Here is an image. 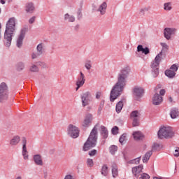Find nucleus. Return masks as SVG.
I'll list each match as a JSON object with an SVG mask.
<instances>
[{"mask_svg": "<svg viewBox=\"0 0 179 179\" xmlns=\"http://www.w3.org/2000/svg\"><path fill=\"white\" fill-rule=\"evenodd\" d=\"M129 72L130 70L129 67H124L120 70V73L117 75V82L110 91V101L113 102L115 100H117V99L121 96L122 90H124V88L127 86V78L129 75Z\"/></svg>", "mask_w": 179, "mask_h": 179, "instance_id": "obj_1", "label": "nucleus"}, {"mask_svg": "<svg viewBox=\"0 0 179 179\" xmlns=\"http://www.w3.org/2000/svg\"><path fill=\"white\" fill-rule=\"evenodd\" d=\"M16 27V19L11 17L8 20L6 25V31L4 33V44L6 47H10L12 44V37H13V33Z\"/></svg>", "mask_w": 179, "mask_h": 179, "instance_id": "obj_2", "label": "nucleus"}, {"mask_svg": "<svg viewBox=\"0 0 179 179\" xmlns=\"http://www.w3.org/2000/svg\"><path fill=\"white\" fill-rule=\"evenodd\" d=\"M99 128H100V124L98 123L92 129L87 141L84 144V152H87V150H90L92 148H94V146H96V143H97V130Z\"/></svg>", "mask_w": 179, "mask_h": 179, "instance_id": "obj_3", "label": "nucleus"}, {"mask_svg": "<svg viewBox=\"0 0 179 179\" xmlns=\"http://www.w3.org/2000/svg\"><path fill=\"white\" fill-rule=\"evenodd\" d=\"M159 139H170L174 136V131L170 127H163L157 132Z\"/></svg>", "mask_w": 179, "mask_h": 179, "instance_id": "obj_4", "label": "nucleus"}, {"mask_svg": "<svg viewBox=\"0 0 179 179\" xmlns=\"http://www.w3.org/2000/svg\"><path fill=\"white\" fill-rule=\"evenodd\" d=\"M162 55H163L162 52H159L156 56L152 64L151 65L152 78H157L159 76V65H160V61H162Z\"/></svg>", "mask_w": 179, "mask_h": 179, "instance_id": "obj_5", "label": "nucleus"}, {"mask_svg": "<svg viewBox=\"0 0 179 179\" xmlns=\"http://www.w3.org/2000/svg\"><path fill=\"white\" fill-rule=\"evenodd\" d=\"M67 134L71 136V138L76 139V138L79 137V128L72 124H70L67 127Z\"/></svg>", "mask_w": 179, "mask_h": 179, "instance_id": "obj_6", "label": "nucleus"}, {"mask_svg": "<svg viewBox=\"0 0 179 179\" xmlns=\"http://www.w3.org/2000/svg\"><path fill=\"white\" fill-rule=\"evenodd\" d=\"M93 101V97L92 96V93L90 92H85L81 95V101L83 104V107H86V106H89L91 101Z\"/></svg>", "mask_w": 179, "mask_h": 179, "instance_id": "obj_7", "label": "nucleus"}, {"mask_svg": "<svg viewBox=\"0 0 179 179\" xmlns=\"http://www.w3.org/2000/svg\"><path fill=\"white\" fill-rule=\"evenodd\" d=\"M86 82V77L85 76V74L83 72L80 71V75L78 76L76 85L77 87L76 88V90L78 91L83 85H85V83Z\"/></svg>", "mask_w": 179, "mask_h": 179, "instance_id": "obj_8", "label": "nucleus"}, {"mask_svg": "<svg viewBox=\"0 0 179 179\" xmlns=\"http://www.w3.org/2000/svg\"><path fill=\"white\" fill-rule=\"evenodd\" d=\"M177 33V29L176 28H165L164 29V36L166 40H171V36H174Z\"/></svg>", "mask_w": 179, "mask_h": 179, "instance_id": "obj_9", "label": "nucleus"}, {"mask_svg": "<svg viewBox=\"0 0 179 179\" xmlns=\"http://www.w3.org/2000/svg\"><path fill=\"white\" fill-rule=\"evenodd\" d=\"M26 31L27 29L24 28L21 29L20 34L17 38L16 45L18 48H20L23 45V40L24 39V36H26Z\"/></svg>", "mask_w": 179, "mask_h": 179, "instance_id": "obj_10", "label": "nucleus"}, {"mask_svg": "<svg viewBox=\"0 0 179 179\" xmlns=\"http://www.w3.org/2000/svg\"><path fill=\"white\" fill-rule=\"evenodd\" d=\"M22 156L24 157V160H27L29 159V152H27V139L26 137L22 138Z\"/></svg>", "mask_w": 179, "mask_h": 179, "instance_id": "obj_11", "label": "nucleus"}, {"mask_svg": "<svg viewBox=\"0 0 179 179\" xmlns=\"http://www.w3.org/2000/svg\"><path fill=\"white\" fill-rule=\"evenodd\" d=\"M92 121H93V115L92 114H87L85 119L81 123L82 127L84 128H88V127L92 124Z\"/></svg>", "mask_w": 179, "mask_h": 179, "instance_id": "obj_12", "label": "nucleus"}, {"mask_svg": "<svg viewBox=\"0 0 179 179\" xmlns=\"http://www.w3.org/2000/svg\"><path fill=\"white\" fill-rule=\"evenodd\" d=\"M143 170V165H139L138 166L133 167L131 169L132 174L138 178L139 176H141V173H142V171Z\"/></svg>", "mask_w": 179, "mask_h": 179, "instance_id": "obj_13", "label": "nucleus"}, {"mask_svg": "<svg viewBox=\"0 0 179 179\" xmlns=\"http://www.w3.org/2000/svg\"><path fill=\"white\" fill-rule=\"evenodd\" d=\"M162 101H163V97L159 95V94L155 93L152 96V104L159 106V104H162Z\"/></svg>", "mask_w": 179, "mask_h": 179, "instance_id": "obj_14", "label": "nucleus"}, {"mask_svg": "<svg viewBox=\"0 0 179 179\" xmlns=\"http://www.w3.org/2000/svg\"><path fill=\"white\" fill-rule=\"evenodd\" d=\"M133 92L136 97H142V94H143V89L142 87H136L134 88Z\"/></svg>", "mask_w": 179, "mask_h": 179, "instance_id": "obj_15", "label": "nucleus"}, {"mask_svg": "<svg viewBox=\"0 0 179 179\" xmlns=\"http://www.w3.org/2000/svg\"><path fill=\"white\" fill-rule=\"evenodd\" d=\"M20 142V136H13L10 141V145L11 146H16L17 145H19V143Z\"/></svg>", "mask_w": 179, "mask_h": 179, "instance_id": "obj_16", "label": "nucleus"}, {"mask_svg": "<svg viewBox=\"0 0 179 179\" xmlns=\"http://www.w3.org/2000/svg\"><path fill=\"white\" fill-rule=\"evenodd\" d=\"M107 10V3L103 2L98 8V12H100L101 15H106V10Z\"/></svg>", "mask_w": 179, "mask_h": 179, "instance_id": "obj_17", "label": "nucleus"}, {"mask_svg": "<svg viewBox=\"0 0 179 179\" xmlns=\"http://www.w3.org/2000/svg\"><path fill=\"white\" fill-rule=\"evenodd\" d=\"M34 163L37 164V166H43V158H41V155H36L34 156Z\"/></svg>", "mask_w": 179, "mask_h": 179, "instance_id": "obj_18", "label": "nucleus"}, {"mask_svg": "<svg viewBox=\"0 0 179 179\" xmlns=\"http://www.w3.org/2000/svg\"><path fill=\"white\" fill-rule=\"evenodd\" d=\"M112 176L113 178L118 177V166L116 164H112Z\"/></svg>", "mask_w": 179, "mask_h": 179, "instance_id": "obj_19", "label": "nucleus"}, {"mask_svg": "<svg viewBox=\"0 0 179 179\" xmlns=\"http://www.w3.org/2000/svg\"><path fill=\"white\" fill-rule=\"evenodd\" d=\"M25 10L28 13H33V12L34 11V5L33 4V3H27L25 6Z\"/></svg>", "mask_w": 179, "mask_h": 179, "instance_id": "obj_20", "label": "nucleus"}, {"mask_svg": "<svg viewBox=\"0 0 179 179\" xmlns=\"http://www.w3.org/2000/svg\"><path fill=\"white\" fill-rule=\"evenodd\" d=\"M164 10L165 12H170L173 10V3L171 2H166L164 3Z\"/></svg>", "mask_w": 179, "mask_h": 179, "instance_id": "obj_21", "label": "nucleus"}, {"mask_svg": "<svg viewBox=\"0 0 179 179\" xmlns=\"http://www.w3.org/2000/svg\"><path fill=\"white\" fill-rule=\"evenodd\" d=\"M135 141H141L143 139V134L141 131H135L133 133Z\"/></svg>", "mask_w": 179, "mask_h": 179, "instance_id": "obj_22", "label": "nucleus"}, {"mask_svg": "<svg viewBox=\"0 0 179 179\" xmlns=\"http://www.w3.org/2000/svg\"><path fill=\"white\" fill-rule=\"evenodd\" d=\"M100 131H101V135L103 138H107V136H108V131L107 130L106 127L101 126L100 127Z\"/></svg>", "mask_w": 179, "mask_h": 179, "instance_id": "obj_23", "label": "nucleus"}, {"mask_svg": "<svg viewBox=\"0 0 179 179\" xmlns=\"http://www.w3.org/2000/svg\"><path fill=\"white\" fill-rule=\"evenodd\" d=\"M165 75L166 76H167V78H169L170 79H173V78H175L176 73H174L171 70L168 69L165 71Z\"/></svg>", "mask_w": 179, "mask_h": 179, "instance_id": "obj_24", "label": "nucleus"}, {"mask_svg": "<svg viewBox=\"0 0 179 179\" xmlns=\"http://www.w3.org/2000/svg\"><path fill=\"white\" fill-rule=\"evenodd\" d=\"M149 10H150V7H143L139 9L138 15H140V16H145V13L149 12Z\"/></svg>", "mask_w": 179, "mask_h": 179, "instance_id": "obj_25", "label": "nucleus"}, {"mask_svg": "<svg viewBox=\"0 0 179 179\" xmlns=\"http://www.w3.org/2000/svg\"><path fill=\"white\" fill-rule=\"evenodd\" d=\"M162 149H163V145L160 143H155L152 146V150L153 152L156 150H162Z\"/></svg>", "mask_w": 179, "mask_h": 179, "instance_id": "obj_26", "label": "nucleus"}, {"mask_svg": "<svg viewBox=\"0 0 179 179\" xmlns=\"http://www.w3.org/2000/svg\"><path fill=\"white\" fill-rule=\"evenodd\" d=\"M0 93H8V85H6V83H1Z\"/></svg>", "mask_w": 179, "mask_h": 179, "instance_id": "obj_27", "label": "nucleus"}, {"mask_svg": "<svg viewBox=\"0 0 179 179\" xmlns=\"http://www.w3.org/2000/svg\"><path fill=\"white\" fill-rule=\"evenodd\" d=\"M170 115H171V117L173 120H176V118H177V117H178V115H179L178 110H177V109H172L171 110Z\"/></svg>", "mask_w": 179, "mask_h": 179, "instance_id": "obj_28", "label": "nucleus"}, {"mask_svg": "<svg viewBox=\"0 0 179 179\" xmlns=\"http://www.w3.org/2000/svg\"><path fill=\"white\" fill-rule=\"evenodd\" d=\"M8 100V92H0V103Z\"/></svg>", "mask_w": 179, "mask_h": 179, "instance_id": "obj_29", "label": "nucleus"}, {"mask_svg": "<svg viewBox=\"0 0 179 179\" xmlns=\"http://www.w3.org/2000/svg\"><path fill=\"white\" fill-rule=\"evenodd\" d=\"M152 151L148 152L144 157H143V162L148 163L149 162V159H150V156H152Z\"/></svg>", "mask_w": 179, "mask_h": 179, "instance_id": "obj_30", "label": "nucleus"}, {"mask_svg": "<svg viewBox=\"0 0 179 179\" xmlns=\"http://www.w3.org/2000/svg\"><path fill=\"white\" fill-rule=\"evenodd\" d=\"M64 20L67 22H75V17L73 15H71L69 13L64 15Z\"/></svg>", "mask_w": 179, "mask_h": 179, "instance_id": "obj_31", "label": "nucleus"}, {"mask_svg": "<svg viewBox=\"0 0 179 179\" xmlns=\"http://www.w3.org/2000/svg\"><path fill=\"white\" fill-rule=\"evenodd\" d=\"M124 107V103H122V101H119L117 104H116V112L117 113H121V110H122V108Z\"/></svg>", "mask_w": 179, "mask_h": 179, "instance_id": "obj_32", "label": "nucleus"}, {"mask_svg": "<svg viewBox=\"0 0 179 179\" xmlns=\"http://www.w3.org/2000/svg\"><path fill=\"white\" fill-rule=\"evenodd\" d=\"M141 116V114L138 110H134L131 113V120H135V119H139V117Z\"/></svg>", "mask_w": 179, "mask_h": 179, "instance_id": "obj_33", "label": "nucleus"}, {"mask_svg": "<svg viewBox=\"0 0 179 179\" xmlns=\"http://www.w3.org/2000/svg\"><path fill=\"white\" fill-rule=\"evenodd\" d=\"M101 174L102 176H107L108 174V167H107V165H103L101 169Z\"/></svg>", "mask_w": 179, "mask_h": 179, "instance_id": "obj_34", "label": "nucleus"}, {"mask_svg": "<svg viewBox=\"0 0 179 179\" xmlns=\"http://www.w3.org/2000/svg\"><path fill=\"white\" fill-rule=\"evenodd\" d=\"M109 150H110V153H111V155H115V152H117L118 150V147L116 145H111L109 148Z\"/></svg>", "mask_w": 179, "mask_h": 179, "instance_id": "obj_35", "label": "nucleus"}, {"mask_svg": "<svg viewBox=\"0 0 179 179\" xmlns=\"http://www.w3.org/2000/svg\"><path fill=\"white\" fill-rule=\"evenodd\" d=\"M29 71H30V72H38L39 69L36 64H32L29 67Z\"/></svg>", "mask_w": 179, "mask_h": 179, "instance_id": "obj_36", "label": "nucleus"}, {"mask_svg": "<svg viewBox=\"0 0 179 179\" xmlns=\"http://www.w3.org/2000/svg\"><path fill=\"white\" fill-rule=\"evenodd\" d=\"M85 67L87 71H90V69H92V61L87 60L85 64Z\"/></svg>", "mask_w": 179, "mask_h": 179, "instance_id": "obj_37", "label": "nucleus"}, {"mask_svg": "<svg viewBox=\"0 0 179 179\" xmlns=\"http://www.w3.org/2000/svg\"><path fill=\"white\" fill-rule=\"evenodd\" d=\"M38 55L43 54V44H38L36 48Z\"/></svg>", "mask_w": 179, "mask_h": 179, "instance_id": "obj_38", "label": "nucleus"}, {"mask_svg": "<svg viewBox=\"0 0 179 179\" xmlns=\"http://www.w3.org/2000/svg\"><path fill=\"white\" fill-rule=\"evenodd\" d=\"M169 70L173 71L174 73H176V72H177V71H178V64H173V65L170 67Z\"/></svg>", "mask_w": 179, "mask_h": 179, "instance_id": "obj_39", "label": "nucleus"}, {"mask_svg": "<svg viewBox=\"0 0 179 179\" xmlns=\"http://www.w3.org/2000/svg\"><path fill=\"white\" fill-rule=\"evenodd\" d=\"M17 71H23L24 69V64L20 62L17 65Z\"/></svg>", "mask_w": 179, "mask_h": 179, "instance_id": "obj_40", "label": "nucleus"}, {"mask_svg": "<svg viewBox=\"0 0 179 179\" xmlns=\"http://www.w3.org/2000/svg\"><path fill=\"white\" fill-rule=\"evenodd\" d=\"M125 141H127V134H123L120 136V139H119V142H120V143H122L123 142H125Z\"/></svg>", "mask_w": 179, "mask_h": 179, "instance_id": "obj_41", "label": "nucleus"}, {"mask_svg": "<svg viewBox=\"0 0 179 179\" xmlns=\"http://www.w3.org/2000/svg\"><path fill=\"white\" fill-rule=\"evenodd\" d=\"M139 179H150V176H149V174L146 173H143L141 175V177L139 178Z\"/></svg>", "mask_w": 179, "mask_h": 179, "instance_id": "obj_42", "label": "nucleus"}, {"mask_svg": "<svg viewBox=\"0 0 179 179\" xmlns=\"http://www.w3.org/2000/svg\"><path fill=\"white\" fill-rule=\"evenodd\" d=\"M161 46L162 47V51H167L169 50V45L166 43H161Z\"/></svg>", "mask_w": 179, "mask_h": 179, "instance_id": "obj_43", "label": "nucleus"}, {"mask_svg": "<svg viewBox=\"0 0 179 179\" xmlns=\"http://www.w3.org/2000/svg\"><path fill=\"white\" fill-rule=\"evenodd\" d=\"M133 120L132 125L133 127H138L139 126V119H131Z\"/></svg>", "mask_w": 179, "mask_h": 179, "instance_id": "obj_44", "label": "nucleus"}, {"mask_svg": "<svg viewBox=\"0 0 179 179\" xmlns=\"http://www.w3.org/2000/svg\"><path fill=\"white\" fill-rule=\"evenodd\" d=\"M112 134L113 135H117V134H118V127L115 126L113 129H112Z\"/></svg>", "mask_w": 179, "mask_h": 179, "instance_id": "obj_45", "label": "nucleus"}, {"mask_svg": "<svg viewBox=\"0 0 179 179\" xmlns=\"http://www.w3.org/2000/svg\"><path fill=\"white\" fill-rule=\"evenodd\" d=\"M87 166H89L90 167H93L94 163H93V159H88L87 160Z\"/></svg>", "mask_w": 179, "mask_h": 179, "instance_id": "obj_46", "label": "nucleus"}, {"mask_svg": "<svg viewBox=\"0 0 179 179\" xmlns=\"http://www.w3.org/2000/svg\"><path fill=\"white\" fill-rule=\"evenodd\" d=\"M141 162V157H138L132 161L133 164H139V162Z\"/></svg>", "mask_w": 179, "mask_h": 179, "instance_id": "obj_47", "label": "nucleus"}, {"mask_svg": "<svg viewBox=\"0 0 179 179\" xmlns=\"http://www.w3.org/2000/svg\"><path fill=\"white\" fill-rule=\"evenodd\" d=\"M143 46L142 45H138V47H137V51L138 52H143Z\"/></svg>", "mask_w": 179, "mask_h": 179, "instance_id": "obj_48", "label": "nucleus"}, {"mask_svg": "<svg viewBox=\"0 0 179 179\" xmlns=\"http://www.w3.org/2000/svg\"><path fill=\"white\" fill-rule=\"evenodd\" d=\"M173 155L175 156V157H178L179 156V148H176L174 152H173Z\"/></svg>", "mask_w": 179, "mask_h": 179, "instance_id": "obj_49", "label": "nucleus"}, {"mask_svg": "<svg viewBox=\"0 0 179 179\" xmlns=\"http://www.w3.org/2000/svg\"><path fill=\"white\" fill-rule=\"evenodd\" d=\"M143 54H145V55H148V54H149L150 51H149V48H145L143 50Z\"/></svg>", "mask_w": 179, "mask_h": 179, "instance_id": "obj_50", "label": "nucleus"}, {"mask_svg": "<svg viewBox=\"0 0 179 179\" xmlns=\"http://www.w3.org/2000/svg\"><path fill=\"white\" fill-rule=\"evenodd\" d=\"M97 153V150H92V151L89 152L90 156H94Z\"/></svg>", "mask_w": 179, "mask_h": 179, "instance_id": "obj_51", "label": "nucleus"}, {"mask_svg": "<svg viewBox=\"0 0 179 179\" xmlns=\"http://www.w3.org/2000/svg\"><path fill=\"white\" fill-rule=\"evenodd\" d=\"M36 21V17H31L30 19H29V23L30 24H33V22H35Z\"/></svg>", "mask_w": 179, "mask_h": 179, "instance_id": "obj_52", "label": "nucleus"}, {"mask_svg": "<svg viewBox=\"0 0 179 179\" xmlns=\"http://www.w3.org/2000/svg\"><path fill=\"white\" fill-rule=\"evenodd\" d=\"M38 55H38V52H37V53H32V55H31L32 59H36V58H37L38 57Z\"/></svg>", "mask_w": 179, "mask_h": 179, "instance_id": "obj_53", "label": "nucleus"}, {"mask_svg": "<svg viewBox=\"0 0 179 179\" xmlns=\"http://www.w3.org/2000/svg\"><path fill=\"white\" fill-rule=\"evenodd\" d=\"M159 94H160V96H164V94H166V90H161L159 91Z\"/></svg>", "mask_w": 179, "mask_h": 179, "instance_id": "obj_54", "label": "nucleus"}, {"mask_svg": "<svg viewBox=\"0 0 179 179\" xmlns=\"http://www.w3.org/2000/svg\"><path fill=\"white\" fill-rule=\"evenodd\" d=\"M103 106H104V102H101V106H100V107H99V108L98 110V113H101V108H102Z\"/></svg>", "mask_w": 179, "mask_h": 179, "instance_id": "obj_55", "label": "nucleus"}, {"mask_svg": "<svg viewBox=\"0 0 179 179\" xmlns=\"http://www.w3.org/2000/svg\"><path fill=\"white\" fill-rule=\"evenodd\" d=\"M101 97V92H96V99H100Z\"/></svg>", "mask_w": 179, "mask_h": 179, "instance_id": "obj_56", "label": "nucleus"}, {"mask_svg": "<svg viewBox=\"0 0 179 179\" xmlns=\"http://www.w3.org/2000/svg\"><path fill=\"white\" fill-rule=\"evenodd\" d=\"M73 176L71 175H67L65 176L64 179H72Z\"/></svg>", "mask_w": 179, "mask_h": 179, "instance_id": "obj_57", "label": "nucleus"}, {"mask_svg": "<svg viewBox=\"0 0 179 179\" xmlns=\"http://www.w3.org/2000/svg\"><path fill=\"white\" fill-rule=\"evenodd\" d=\"M160 88H162V86H161V85H158V86L155 89V92H157V90H158V89H160Z\"/></svg>", "mask_w": 179, "mask_h": 179, "instance_id": "obj_58", "label": "nucleus"}, {"mask_svg": "<svg viewBox=\"0 0 179 179\" xmlns=\"http://www.w3.org/2000/svg\"><path fill=\"white\" fill-rule=\"evenodd\" d=\"M5 1H6V0H0V2H1V3H2V5H4Z\"/></svg>", "mask_w": 179, "mask_h": 179, "instance_id": "obj_59", "label": "nucleus"}, {"mask_svg": "<svg viewBox=\"0 0 179 179\" xmlns=\"http://www.w3.org/2000/svg\"><path fill=\"white\" fill-rule=\"evenodd\" d=\"M169 100L170 103H171L173 101V99L171 97H169Z\"/></svg>", "mask_w": 179, "mask_h": 179, "instance_id": "obj_60", "label": "nucleus"}, {"mask_svg": "<svg viewBox=\"0 0 179 179\" xmlns=\"http://www.w3.org/2000/svg\"><path fill=\"white\" fill-rule=\"evenodd\" d=\"M44 178H47V173H45V174H44Z\"/></svg>", "mask_w": 179, "mask_h": 179, "instance_id": "obj_61", "label": "nucleus"}, {"mask_svg": "<svg viewBox=\"0 0 179 179\" xmlns=\"http://www.w3.org/2000/svg\"><path fill=\"white\" fill-rule=\"evenodd\" d=\"M16 179H22V178L20 176H17Z\"/></svg>", "mask_w": 179, "mask_h": 179, "instance_id": "obj_62", "label": "nucleus"}, {"mask_svg": "<svg viewBox=\"0 0 179 179\" xmlns=\"http://www.w3.org/2000/svg\"><path fill=\"white\" fill-rule=\"evenodd\" d=\"M45 65V64H44V63H39V65Z\"/></svg>", "mask_w": 179, "mask_h": 179, "instance_id": "obj_63", "label": "nucleus"}, {"mask_svg": "<svg viewBox=\"0 0 179 179\" xmlns=\"http://www.w3.org/2000/svg\"><path fill=\"white\" fill-rule=\"evenodd\" d=\"M0 13H1V9H0Z\"/></svg>", "mask_w": 179, "mask_h": 179, "instance_id": "obj_64", "label": "nucleus"}]
</instances>
